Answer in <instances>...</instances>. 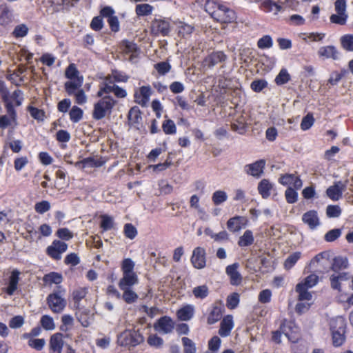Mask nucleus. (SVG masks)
<instances>
[{"mask_svg": "<svg viewBox=\"0 0 353 353\" xmlns=\"http://www.w3.org/2000/svg\"><path fill=\"white\" fill-rule=\"evenodd\" d=\"M206 10L214 19L221 23H232L236 19L235 13L232 10L220 3H208Z\"/></svg>", "mask_w": 353, "mask_h": 353, "instance_id": "obj_1", "label": "nucleus"}, {"mask_svg": "<svg viewBox=\"0 0 353 353\" xmlns=\"http://www.w3.org/2000/svg\"><path fill=\"white\" fill-rule=\"evenodd\" d=\"M65 76L69 79L64 84L65 90L69 95H72L74 93V90L82 86L83 77L79 75V72L74 63H70L67 67Z\"/></svg>", "mask_w": 353, "mask_h": 353, "instance_id": "obj_2", "label": "nucleus"}, {"mask_svg": "<svg viewBox=\"0 0 353 353\" xmlns=\"http://www.w3.org/2000/svg\"><path fill=\"white\" fill-rule=\"evenodd\" d=\"M116 104V101L110 96L102 97L94 105L92 117L96 120L103 119L107 114L112 112V110Z\"/></svg>", "mask_w": 353, "mask_h": 353, "instance_id": "obj_3", "label": "nucleus"}, {"mask_svg": "<svg viewBox=\"0 0 353 353\" xmlns=\"http://www.w3.org/2000/svg\"><path fill=\"white\" fill-rule=\"evenodd\" d=\"M143 341V336L135 330H126L117 337L118 345L125 347H134Z\"/></svg>", "mask_w": 353, "mask_h": 353, "instance_id": "obj_4", "label": "nucleus"}, {"mask_svg": "<svg viewBox=\"0 0 353 353\" xmlns=\"http://www.w3.org/2000/svg\"><path fill=\"white\" fill-rule=\"evenodd\" d=\"M346 7L345 0H336L334 2V9L336 13L330 16V21L339 25H345L348 17Z\"/></svg>", "mask_w": 353, "mask_h": 353, "instance_id": "obj_5", "label": "nucleus"}, {"mask_svg": "<svg viewBox=\"0 0 353 353\" xmlns=\"http://www.w3.org/2000/svg\"><path fill=\"white\" fill-rule=\"evenodd\" d=\"M68 249V245L59 240H54L46 249L47 254L54 260H60L61 254Z\"/></svg>", "mask_w": 353, "mask_h": 353, "instance_id": "obj_6", "label": "nucleus"}, {"mask_svg": "<svg viewBox=\"0 0 353 353\" xmlns=\"http://www.w3.org/2000/svg\"><path fill=\"white\" fill-rule=\"evenodd\" d=\"M47 303L53 312L60 313L64 310L66 301L59 293L54 292L48 296Z\"/></svg>", "mask_w": 353, "mask_h": 353, "instance_id": "obj_7", "label": "nucleus"}, {"mask_svg": "<svg viewBox=\"0 0 353 353\" xmlns=\"http://www.w3.org/2000/svg\"><path fill=\"white\" fill-rule=\"evenodd\" d=\"M191 263L196 269H203L206 265V252L204 248L196 247L192 252Z\"/></svg>", "mask_w": 353, "mask_h": 353, "instance_id": "obj_8", "label": "nucleus"}, {"mask_svg": "<svg viewBox=\"0 0 353 353\" xmlns=\"http://www.w3.org/2000/svg\"><path fill=\"white\" fill-rule=\"evenodd\" d=\"M347 183V181L345 183L341 181L334 182V185L330 186L326 190L327 196L333 201L339 200L346 189Z\"/></svg>", "mask_w": 353, "mask_h": 353, "instance_id": "obj_9", "label": "nucleus"}, {"mask_svg": "<svg viewBox=\"0 0 353 353\" xmlns=\"http://www.w3.org/2000/svg\"><path fill=\"white\" fill-rule=\"evenodd\" d=\"M265 165L264 160H259L253 163L245 166V172L254 177L259 178L263 173V169Z\"/></svg>", "mask_w": 353, "mask_h": 353, "instance_id": "obj_10", "label": "nucleus"}, {"mask_svg": "<svg viewBox=\"0 0 353 353\" xmlns=\"http://www.w3.org/2000/svg\"><path fill=\"white\" fill-rule=\"evenodd\" d=\"M239 265L237 263L227 266L225 272L229 276L230 283L232 285H239L242 281V276L237 270Z\"/></svg>", "mask_w": 353, "mask_h": 353, "instance_id": "obj_11", "label": "nucleus"}, {"mask_svg": "<svg viewBox=\"0 0 353 353\" xmlns=\"http://www.w3.org/2000/svg\"><path fill=\"white\" fill-rule=\"evenodd\" d=\"M63 346V334L61 333L54 334L50 339V353H61Z\"/></svg>", "mask_w": 353, "mask_h": 353, "instance_id": "obj_12", "label": "nucleus"}, {"mask_svg": "<svg viewBox=\"0 0 353 353\" xmlns=\"http://www.w3.org/2000/svg\"><path fill=\"white\" fill-rule=\"evenodd\" d=\"M318 54L320 57L333 60H337L340 57V52L334 46L321 47L318 50Z\"/></svg>", "mask_w": 353, "mask_h": 353, "instance_id": "obj_13", "label": "nucleus"}, {"mask_svg": "<svg viewBox=\"0 0 353 353\" xmlns=\"http://www.w3.org/2000/svg\"><path fill=\"white\" fill-rule=\"evenodd\" d=\"M174 327V323L172 320L171 318L165 316L160 318L157 325H155V328L163 332L164 334H168L172 332Z\"/></svg>", "mask_w": 353, "mask_h": 353, "instance_id": "obj_14", "label": "nucleus"}, {"mask_svg": "<svg viewBox=\"0 0 353 353\" xmlns=\"http://www.w3.org/2000/svg\"><path fill=\"white\" fill-rule=\"evenodd\" d=\"M152 94V90L150 86H142L139 89V92L134 94L135 101L139 105L144 106L147 104Z\"/></svg>", "mask_w": 353, "mask_h": 353, "instance_id": "obj_15", "label": "nucleus"}, {"mask_svg": "<svg viewBox=\"0 0 353 353\" xmlns=\"http://www.w3.org/2000/svg\"><path fill=\"white\" fill-rule=\"evenodd\" d=\"M302 221L312 230L316 228L320 224L317 212L315 210H310L304 213Z\"/></svg>", "mask_w": 353, "mask_h": 353, "instance_id": "obj_16", "label": "nucleus"}, {"mask_svg": "<svg viewBox=\"0 0 353 353\" xmlns=\"http://www.w3.org/2000/svg\"><path fill=\"white\" fill-rule=\"evenodd\" d=\"M139 279L137 274H123V277L119 280V287L121 290L132 288V287L138 283Z\"/></svg>", "mask_w": 353, "mask_h": 353, "instance_id": "obj_17", "label": "nucleus"}, {"mask_svg": "<svg viewBox=\"0 0 353 353\" xmlns=\"http://www.w3.org/2000/svg\"><path fill=\"white\" fill-rule=\"evenodd\" d=\"M348 266L349 262L346 256H336L332 259L330 269L335 272H338L347 269Z\"/></svg>", "mask_w": 353, "mask_h": 353, "instance_id": "obj_18", "label": "nucleus"}, {"mask_svg": "<svg viewBox=\"0 0 353 353\" xmlns=\"http://www.w3.org/2000/svg\"><path fill=\"white\" fill-rule=\"evenodd\" d=\"M233 327L232 316L228 315L225 316L221 322L219 334L223 337L228 336L230 335Z\"/></svg>", "mask_w": 353, "mask_h": 353, "instance_id": "obj_19", "label": "nucleus"}, {"mask_svg": "<svg viewBox=\"0 0 353 353\" xmlns=\"http://www.w3.org/2000/svg\"><path fill=\"white\" fill-rule=\"evenodd\" d=\"M194 310L193 305L187 304L177 310V318L182 321H189L193 317Z\"/></svg>", "mask_w": 353, "mask_h": 353, "instance_id": "obj_20", "label": "nucleus"}, {"mask_svg": "<svg viewBox=\"0 0 353 353\" xmlns=\"http://www.w3.org/2000/svg\"><path fill=\"white\" fill-rule=\"evenodd\" d=\"M152 31L155 34L168 35L170 32L169 23L163 20H156L152 25Z\"/></svg>", "mask_w": 353, "mask_h": 353, "instance_id": "obj_21", "label": "nucleus"}, {"mask_svg": "<svg viewBox=\"0 0 353 353\" xmlns=\"http://www.w3.org/2000/svg\"><path fill=\"white\" fill-rule=\"evenodd\" d=\"M293 323L284 320L280 326V330H277L272 332V341L276 343H280L281 340V334H284L287 337L289 336V333L287 331V328L290 329L292 326Z\"/></svg>", "mask_w": 353, "mask_h": 353, "instance_id": "obj_22", "label": "nucleus"}, {"mask_svg": "<svg viewBox=\"0 0 353 353\" xmlns=\"http://www.w3.org/2000/svg\"><path fill=\"white\" fill-rule=\"evenodd\" d=\"M12 21V13L6 4L0 6V25L6 26Z\"/></svg>", "mask_w": 353, "mask_h": 353, "instance_id": "obj_23", "label": "nucleus"}, {"mask_svg": "<svg viewBox=\"0 0 353 353\" xmlns=\"http://www.w3.org/2000/svg\"><path fill=\"white\" fill-rule=\"evenodd\" d=\"M247 120L243 115L237 117L231 124L232 129L240 134L246 131Z\"/></svg>", "mask_w": 353, "mask_h": 353, "instance_id": "obj_24", "label": "nucleus"}, {"mask_svg": "<svg viewBox=\"0 0 353 353\" xmlns=\"http://www.w3.org/2000/svg\"><path fill=\"white\" fill-rule=\"evenodd\" d=\"M346 323L342 316H336L332 319L330 321V328L331 332H345Z\"/></svg>", "mask_w": 353, "mask_h": 353, "instance_id": "obj_25", "label": "nucleus"}, {"mask_svg": "<svg viewBox=\"0 0 353 353\" xmlns=\"http://www.w3.org/2000/svg\"><path fill=\"white\" fill-rule=\"evenodd\" d=\"M273 185L268 179H262L258 185V191L263 199L268 198L271 194Z\"/></svg>", "mask_w": 353, "mask_h": 353, "instance_id": "obj_26", "label": "nucleus"}, {"mask_svg": "<svg viewBox=\"0 0 353 353\" xmlns=\"http://www.w3.org/2000/svg\"><path fill=\"white\" fill-rule=\"evenodd\" d=\"M20 272L17 270H14L11 272V275L9 279V285L6 289V292L9 295H12L14 291L17 288V284L19 281Z\"/></svg>", "mask_w": 353, "mask_h": 353, "instance_id": "obj_27", "label": "nucleus"}, {"mask_svg": "<svg viewBox=\"0 0 353 353\" xmlns=\"http://www.w3.org/2000/svg\"><path fill=\"white\" fill-rule=\"evenodd\" d=\"M26 70L27 68L25 66H19L12 74L9 75L8 79L17 86L21 85V84L24 81V77H20V75L23 74Z\"/></svg>", "mask_w": 353, "mask_h": 353, "instance_id": "obj_28", "label": "nucleus"}, {"mask_svg": "<svg viewBox=\"0 0 353 353\" xmlns=\"http://www.w3.org/2000/svg\"><path fill=\"white\" fill-rule=\"evenodd\" d=\"M103 165V162L98 159H95L93 157H88L83 159L82 161H78L75 163V165L77 167H81L82 165V168H98L101 167Z\"/></svg>", "mask_w": 353, "mask_h": 353, "instance_id": "obj_29", "label": "nucleus"}, {"mask_svg": "<svg viewBox=\"0 0 353 353\" xmlns=\"http://www.w3.org/2000/svg\"><path fill=\"white\" fill-rule=\"evenodd\" d=\"M254 243V236L251 230H247L243 234L240 236L238 245L240 247H247L251 245Z\"/></svg>", "mask_w": 353, "mask_h": 353, "instance_id": "obj_30", "label": "nucleus"}, {"mask_svg": "<svg viewBox=\"0 0 353 353\" xmlns=\"http://www.w3.org/2000/svg\"><path fill=\"white\" fill-rule=\"evenodd\" d=\"M222 316L221 309L219 306H213L207 319V322L210 325L214 324L218 322Z\"/></svg>", "mask_w": 353, "mask_h": 353, "instance_id": "obj_31", "label": "nucleus"}, {"mask_svg": "<svg viewBox=\"0 0 353 353\" xmlns=\"http://www.w3.org/2000/svg\"><path fill=\"white\" fill-rule=\"evenodd\" d=\"M307 288L305 286H303L302 284H297L296 286V291L299 293L298 299L300 301H310L312 298V294L307 291Z\"/></svg>", "mask_w": 353, "mask_h": 353, "instance_id": "obj_32", "label": "nucleus"}, {"mask_svg": "<svg viewBox=\"0 0 353 353\" xmlns=\"http://www.w3.org/2000/svg\"><path fill=\"white\" fill-rule=\"evenodd\" d=\"M78 321L81 323L82 326L87 327H88L92 321L90 316V312L85 310L83 311L79 310L76 313Z\"/></svg>", "mask_w": 353, "mask_h": 353, "instance_id": "obj_33", "label": "nucleus"}, {"mask_svg": "<svg viewBox=\"0 0 353 353\" xmlns=\"http://www.w3.org/2000/svg\"><path fill=\"white\" fill-rule=\"evenodd\" d=\"M342 48L350 52H353V34H345L340 38Z\"/></svg>", "mask_w": 353, "mask_h": 353, "instance_id": "obj_34", "label": "nucleus"}, {"mask_svg": "<svg viewBox=\"0 0 353 353\" xmlns=\"http://www.w3.org/2000/svg\"><path fill=\"white\" fill-rule=\"evenodd\" d=\"M192 294L196 299H203L209 294V289L207 285H203L193 288Z\"/></svg>", "mask_w": 353, "mask_h": 353, "instance_id": "obj_35", "label": "nucleus"}, {"mask_svg": "<svg viewBox=\"0 0 353 353\" xmlns=\"http://www.w3.org/2000/svg\"><path fill=\"white\" fill-rule=\"evenodd\" d=\"M43 280L46 283L59 284L62 282L63 277L61 274L57 272H50L48 274H46L43 276Z\"/></svg>", "mask_w": 353, "mask_h": 353, "instance_id": "obj_36", "label": "nucleus"}, {"mask_svg": "<svg viewBox=\"0 0 353 353\" xmlns=\"http://www.w3.org/2000/svg\"><path fill=\"white\" fill-rule=\"evenodd\" d=\"M225 59L226 56L221 51L212 53L208 57L210 66H214L219 63L223 62Z\"/></svg>", "mask_w": 353, "mask_h": 353, "instance_id": "obj_37", "label": "nucleus"}, {"mask_svg": "<svg viewBox=\"0 0 353 353\" xmlns=\"http://www.w3.org/2000/svg\"><path fill=\"white\" fill-rule=\"evenodd\" d=\"M240 220V216H235L230 219L227 222V227L228 230L233 232L239 231L241 229V223Z\"/></svg>", "mask_w": 353, "mask_h": 353, "instance_id": "obj_38", "label": "nucleus"}, {"mask_svg": "<svg viewBox=\"0 0 353 353\" xmlns=\"http://www.w3.org/2000/svg\"><path fill=\"white\" fill-rule=\"evenodd\" d=\"M87 290L80 288L73 291L72 298L75 303L76 307H79V302L86 296Z\"/></svg>", "mask_w": 353, "mask_h": 353, "instance_id": "obj_39", "label": "nucleus"}, {"mask_svg": "<svg viewBox=\"0 0 353 353\" xmlns=\"http://www.w3.org/2000/svg\"><path fill=\"white\" fill-rule=\"evenodd\" d=\"M181 341L184 353H196V345L192 340L188 337H183Z\"/></svg>", "mask_w": 353, "mask_h": 353, "instance_id": "obj_40", "label": "nucleus"}, {"mask_svg": "<svg viewBox=\"0 0 353 353\" xmlns=\"http://www.w3.org/2000/svg\"><path fill=\"white\" fill-rule=\"evenodd\" d=\"M121 290L123 292L122 297L127 303H133L138 299V295L132 290V288Z\"/></svg>", "mask_w": 353, "mask_h": 353, "instance_id": "obj_41", "label": "nucleus"}, {"mask_svg": "<svg viewBox=\"0 0 353 353\" xmlns=\"http://www.w3.org/2000/svg\"><path fill=\"white\" fill-rule=\"evenodd\" d=\"M134 263L131 259L128 258L123 261L121 265L123 274H136L134 272Z\"/></svg>", "mask_w": 353, "mask_h": 353, "instance_id": "obj_42", "label": "nucleus"}, {"mask_svg": "<svg viewBox=\"0 0 353 353\" xmlns=\"http://www.w3.org/2000/svg\"><path fill=\"white\" fill-rule=\"evenodd\" d=\"M28 26L24 23H21L15 26L12 34L15 38L24 37L28 34Z\"/></svg>", "mask_w": 353, "mask_h": 353, "instance_id": "obj_43", "label": "nucleus"}, {"mask_svg": "<svg viewBox=\"0 0 353 353\" xmlns=\"http://www.w3.org/2000/svg\"><path fill=\"white\" fill-rule=\"evenodd\" d=\"M128 119L132 123H139L141 120V112L138 107L132 108L128 112Z\"/></svg>", "mask_w": 353, "mask_h": 353, "instance_id": "obj_44", "label": "nucleus"}, {"mask_svg": "<svg viewBox=\"0 0 353 353\" xmlns=\"http://www.w3.org/2000/svg\"><path fill=\"white\" fill-rule=\"evenodd\" d=\"M290 80V75L286 69H281L279 74L275 78V83L281 85L288 83Z\"/></svg>", "mask_w": 353, "mask_h": 353, "instance_id": "obj_45", "label": "nucleus"}, {"mask_svg": "<svg viewBox=\"0 0 353 353\" xmlns=\"http://www.w3.org/2000/svg\"><path fill=\"white\" fill-rule=\"evenodd\" d=\"M301 252H296L290 254L285 261L284 266L287 270L291 269L301 257Z\"/></svg>", "mask_w": 353, "mask_h": 353, "instance_id": "obj_46", "label": "nucleus"}, {"mask_svg": "<svg viewBox=\"0 0 353 353\" xmlns=\"http://www.w3.org/2000/svg\"><path fill=\"white\" fill-rule=\"evenodd\" d=\"M345 332H332V343H333L334 346L339 347L344 343V342L345 341Z\"/></svg>", "mask_w": 353, "mask_h": 353, "instance_id": "obj_47", "label": "nucleus"}, {"mask_svg": "<svg viewBox=\"0 0 353 353\" xmlns=\"http://www.w3.org/2000/svg\"><path fill=\"white\" fill-rule=\"evenodd\" d=\"M318 281L319 276L314 274H311L299 284H302L303 286H305L306 288L309 289L316 285Z\"/></svg>", "mask_w": 353, "mask_h": 353, "instance_id": "obj_48", "label": "nucleus"}, {"mask_svg": "<svg viewBox=\"0 0 353 353\" xmlns=\"http://www.w3.org/2000/svg\"><path fill=\"white\" fill-rule=\"evenodd\" d=\"M228 199V196L225 192L222 190H217L212 194V199L215 205H220L225 202Z\"/></svg>", "mask_w": 353, "mask_h": 353, "instance_id": "obj_49", "label": "nucleus"}, {"mask_svg": "<svg viewBox=\"0 0 353 353\" xmlns=\"http://www.w3.org/2000/svg\"><path fill=\"white\" fill-rule=\"evenodd\" d=\"M69 114L70 120L74 123H77L82 119L83 110L77 106H73Z\"/></svg>", "mask_w": 353, "mask_h": 353, "instance_id": "obj_50", "label": "nucleus"}, {"mask_svg": "<svg viewBox=\"0 0 353 353\" xmlns=\"http://www.w3.org/2000/svg\"><path fill=\"white\" fill-rule=\"evenodd\" d=\"M123 232L126 238L134 239L137 235V230L132 223H126L124 225Z\"/></svg>", "mask_w": 353, "mask_h": 353, "instance_id": "obj_51", "label": "nucleus"}, {"mask_svg": "<svg viewBox=\"0 0 353 353\" xmlns=\"http://www.w3.org/2000/svg\"><path fill=\"white\" fill-rule=\"evenodd\" d=\"M153 7L149 4H139L136 6V13L139 16H145L152 13Z\"/></svg>", "mask_w": 353, "mask_h": 353, "instance_id": "obj_52", "label": "nucleus"}, {"mask_svg": "<svg viewBox=\"0 0 353 353\" xmlns=\"http://www.w3.org/2000/svg\"><path fill=\"white\" fill-rule=\"evenodd\" d=\"M163 132L166 134H174L176 133V128L174 121L171 119L165 120L162 125Z\"/></svg>", "mask_w": 353, "mask_h": 353, "instance_id": "obj_53", "label": "nucleus"}, {"mask_svg": "<svg viewBox=\"0 0 353 353\" xmlns=\"http://www.w3.org/2000/svg\"><path fill=\"white\" fill-rule=\"evenodd\" d=\"M101 228H103V230L107 231L113 228L114 220L112 217L107 214H103L101 216Z\"/></svg>", "mask_w": 353, "mask_h": 353, "instance_id": "obj_54", "label": "nucleus"}, {"mask_svg": "<svg viewBox=\"0 0 353 353\" xmlns=\"http://www.w3.org/2000/svg\"><path fill=\"white\" fill-rule=\"evenodd\" d=\"M12 122H16L15 112L12 110V117L9 118L6 115L0 117V128L5 129L12 125Z\"/></svg>", "mask_w": 353, "mask_h": 353, "instance_id": "obj_55", "label": "nucleus"}, {"mask_svg": "<svg viewBox=\"0 0 353 353\" xmlns=\"http://www.w3.org/2000/svg\"><path fill=\"white\" fill-rule=\"evenodd\" d=\"M41 325L46 330H52L55 327L53 319L48 315H44L41 319Z\"/></svg>", "mask_w": 353, "mask_h": 353, "instance_id": "obj_56", "label": "nucleus"}, {"mask_svg": "<svg viewBox=\"0 0 353 353\" xmlns=\"http://www.w3.org/2000/svg\"><path fill=\"white\" fill-rule=\"evenodd\" d=\"M314 122V119L313 117V115L309 113L302 119L301 123V128L303 130H307L312 126Z\"/></svg>", "mask_w": 353, "mask_h": 353, "instance_id": "obj_57", "label": "nucleus"}, {"mask_svg": "<svg viewBox=\"0 0 353 353\" xmlns=\"http://www.w3.org/2000/svg\"><path fill=\"white\" fill-rule=\"evenodd\" d=\"M268 86V82L264 79L254 80L251 83L250 88L256 92H261Z\"/></svg>", "mask_w": 353, "mask_h": 353, "instance_id": "obj_58", "label": "nucleus"}, {"mask_svg": "<svg viewBox=\"0 0 353 353\" xmlns=\"http://www.w3.org/2000/svg\"><path fill=\"white\" fill-rule=\"evenodd\" d=\"M24 318L21 315H17L10 319L9 326L12 329L20 328L24 324Z\"/></svg>", "mask_w": 353, "mask_h": 353, "instance_id": "obj_59", "label": "nucleus"}, {"mask_svg": "<svg viewBox=\"0 0 353 353\" xmlns=\"http://www.w3.org/2000/svg\"><path fill=\"white\" fill-rule=\"evenodd\" d=\"M285 196L288 203H294L297 201L298 194L296 190L291 187L287 188Z\"/></svg>", "mask_w": 353, "mask_h": 353, "instance_id": "obj_60", "label": "nucleus"}, {"mask_svg": "<svg viewBox=\"0 0 353 353\" xmlns=\"http://www.w3.org/2000/svg\"><path fill=\"white\" fill-rule=\"evenodd\" d=\"M239 303V295L238 293H232L227 298V307L230 309H234Z\"/></svg>", "mask_w": 353, "mask_h": 353, "instance_id": "obj_61", "label": "nucleus"}, {"mask_svg": "<svg viewBox=\"0 0 353 353\" xmlns=\"http://www.w3.org/2000/svg\"><path fill=\"white\" fill-rule=\"evenodd\" d=\"M46 344V341L43 339H30L28 341V345L32 348L37 350H41Z\"/></svg>", "mask_w": 353, "mask_h": 353, "instance_id": "obj_62", "label": "nucleus"}, {"mask_svg": "<svg viewBox=\"0 0 353 353\" xmlns=\"http://www.w3.org/2000/svg\"><path fill=\"white\" fill-rule=\"evenodd\" d=\"M35 211L39 214H43L50 209V203L48 201L38 202L34 205Z\"/></svg>", "mask_w": 353, "mask_h": 353, "instance_id": "obj_63", "label": "nucleus"}, {"mask_svg": "<svg viewBox=\"0 0 353 353\" xmlns=\"http://www.w3.org/2000/svg\"><path fill=\"white\" fill-rule=\"evenodd\" d=\"M221 341L219 337L215 336H213L208 342V348L213 353H216L218 352ZM208 353V352H206Z\"/></svg>", "mask_w": 353, "mask_h": 353, "instance_id": "obj_64", "label": "nucleus"}]
</instances>
